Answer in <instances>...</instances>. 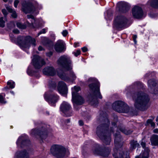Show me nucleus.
<instances>
[{
  "label": "nucleus",
  "instance_id": "obj_1",
  "mask_svg": "<svg viewBox=\"0 0 158 158\" xmlns=\"http://www.w3.org/2000/svg\"><path fill=\"white\" fill-rule=\"evenodd\" d=\"M104 116H101V119H103L105 123L102 124L97 127L96 134L103 143L106 145H109L111 141V138L108 130L110 122L107 114H105Z\"/></svg>",
  "mask_w": 158,
  "mask_h": 158
},
{
  "label": "nucleus",
  "instance_id": "obj_2",
  "mask_svg": "<svg viewBox=\"0 0 158 158\" xmlns=\"http://www.w3.org/2000/svg\"><path fill=\"white\" fill-rule=\"evenodd\" d=\"M132 99L134 101V106L137 109L143 110L149 101L148 95L142 92L135 93H131Z\"/></svg>",
  "mask_w": 158,
  "mask_h": 158
},
{
  "label": "nucleus",
  "instance_id": "obj_3",
  "mask_svg": "<svg viewBox=\"0 0 158 158\" xmlns=\"http://www.w3.org/2000/svg\"><path fill=\"white\" fill-rule=\"evenodd\" d=\"M89 82H95L89 85V87L90 89L93 92V95L91 96L89 101L91 104L96 106L98 103L97 98L102 99V96L100 94L99 89V84L96 81L95 78H90L88 80Z\"/></svg>",
  "mask_w": 158,
  "mask_h": 158
},
{
  "label": "nucleus",
  "instance_id": "obj_4",
  "mask_svg": "<svg viewBox=\"0 0 158 158\" xmlns=\"http://www.w3.org/2000/svg\"><path fill=\"white\" fill-rule=\"evenodd\" d=\"M118 131L117 130L116 132L114 134V143L115 147L113 149V152L112 155L114 158H124L123 156L124 153L123 151H120L118 154V151L117 148H118L121 147L123 145L122 142V138Z\"/></svg>",
  "mask_w": 158,
  "mask_h": 158
},
{
  "label": "nucleus",
  "instance_id": "obj_5",
  "mask_svg": "<svg viewBox=\"0 0 158 158\" xmlns=\"http://www.w3.org/2000/svg\"><path fill=\"white\" fill-rule=\"evenodd\" d=\"M46 126L45 124H41L37 129H33L31 132V135L34 137H39L42 139H46L48 136Z\"/></svg>",
  "mask_w": 158,
  "mask_h": 158
},
{
  "label": "nucleus",
  "instance_id": "obj_6",
  "mask_svg": "<svg viewBox=\"0 0 158 158\" xmlns=\"http://www.w3.org/2000/svg\"><path fill=\"white\" fill-rule=\"evenodd\" d=\"M18 44L21 48H29L31 44L35 46V40L30 36L19 37L17 38Z\"/></svg>",
  "mask_w": 158,
  "mask_h": 158
},
{
  "label": "nucleus",
  "instance_id": "obj_7",
  "mask_svg": "<svg viewBox=\"0 0 158 158\" xmlns=\"http://www.w3.org/2000/svg\"><path fill=\"white\" fill-rule=\"evenodd\" d=\"M57 63L60 67L67 70H70L72 69L70 58L67 55L61 56L57 60Z\"/></svg>",
  "mask_w": 158,
  "mask_h": 158
},
{
  "label": "nucleus",
  "instance_id": "obj_8",
  "mask_svg": "<svg viewBox=\"0 0 158 158\" xmlns=\"http://www.w3.org/2000/svg\"><path fill=\"white\" fill-rule=\"evenodd\" d=\"M51 152L57 158H63L66 152L65 148L58 145H54L51 148Z\"/></svg>",
  "mask_w": 158,
  "mask_h": 158
},
{
  "label": "nucleus",
  "instance_id": "obj_9",
  "mask_svg": "<svg viewBox=\"0 0 158 158\" xmlns=\"http://www.w3.org/2000/svg\"><path fill=\"white\" fill-rule=\"evenodd\" d=\"M92 151L94 154L107 157L110 153L111 149L109 147H105L103 148L99 145L96 144L92 148Z\"/></svg>",
  "mask_w": 158,
  "mask_h": 158
},
{
  "label": "nucleus",
  "instance_id": "obj_10",
  "mask_svg": "<svg viewBox=\"0 0 158 158\" xmlns=\"http://www.w3.org/2000/svg\"><path fill=\"white\" fill-rule=\"evenodd\" d=\"M113 109L119 113H127L129 110L128 106L122 101H116L112 105Z\"/></svg>",
  "mask_w": 158,
  "mask_h": 158
},
{
  "label": "nucleus",
  "instance_id": "obj_11",
  "mask_svg": "<svg viewBox=\"0 0 158 158\" xmlns=\"http://www.w3.org/2000/svg\"><path fill=\"white\" fill-rule=\"evenodd\" d=\"M35 2H25L22 4V10L26 14L33 12L35 10L34 5Z\"/></svg>",
  "mask_w": 158,
  "mask_h": 158
},
{
  "label": "nucleus",
  "instance_id": "obj_12",
  "mask_svg": "<svg viewBox=\"0 0 158 158\" xmlns=\"http://www.w3.org/2000/svg\"><path fill=\"white\" fill-rule=\"evenodd\" d=\"M128 21L127 18L122 15L118 16L115 19L116 27L117 28H121L125 26Z\"/></svg>",
  "mask_w": 158,
  "mask_h": 158
},
{
  "label": "nucleus",
  "instance_id": "obj_13",
  "mask_svg": "<svg viewBox=\"0 0 158 158\" xmlns=\"http://www.w3.org/2000/svg\"><path fill=\"white\" fill-rule=\"evenodd\" d=\"M33 65L35 69H39L45 64L44 59L39 56L35 55L32 60Z\"/></svg>",
  "mask_w": 158,
  "mask_h": 158
},
{
  "label": "nucleus",
  "instance_id": "obj_14",
  "mask_svg": "<svg viewBox=\"0 0 158 158\" xmlns=\"http://www.w3.org/2000/svg\"><path fill=\"white\" fill-rule=\"evenodd\" d=\"M44 98L49 103H51L53 106H54L59 99L57 95L53 94H51L50 92H47L45 94Z\"/></svg>",
  "mask_w": 158,
  "mask_h": 158
},
{
  "label": "nucleus",
  "instance_id": "obj_15",
  "mask_svg": "<svg viewBox=\"0 0 158 158\" xmlns=\"http://www.w3.org/2000/svg\"><path fill=\"white\" fill-rule=\"evenodd\" d=\"M132 13L133 17L137 19H141L143 16V11L142 8L137 6H135L133 8Z\"/></svg>",
  "mask_w": 158,
  "mask_h": 158
},
{
  "label": "nucleus",
  "instance_id": "obj_16",
  "mask_svg": "<svg viewBox=\"0 0 158 158\" xmlns=\"http://www.w3.org/2000/svg\"><path fill=\"white\" fill-rule=\"evenodd\" d=\"M54 48L57 52H64L66 49L65 44L63 40H59L54 45Z\"/></svg>",
  "mask_w": 158,
  "mask_h": 158
},
{
  "label": "nucleus",
  "instance_id": "obj_17",
  "mask_svg": "<svg viewBox=\"0 0 158 158\" xmlns=\"http://www.w3.org/2000/svg\"><path fill=\"white\" fill-rule=\"evenodd\" d=\"M30 143V141L27 137L23 136L19 137L17 142L18 146H20L21 147H23L25 145L28 146Z\"/></svg>",
  "mask_w": 158,
  "mask_h": 158
},
{
  "label": "nucleus",
  "instance_id": "obj_18",
  "mask_svg": "<svg viewBox=\"0 0 158 158\" xmlns=\"http://www.w3.org/2000/svg\"><path fill=\"white\" fill-rule=\"evenodd\" d=\"M57 89L60 93L62 95H65L67 93V89L66 84L63 81L59 82Z\"/></svg>",
  "mask_w": 158,
  "mask_h": 158
},
{
  "label": "nucleus",
  "instance_id": "obj_19",
  "mask_svg": "<svg viewBox=\"0 0 158 158\" xmlns=\"http://www.w3.org/2000/svg\"><path fill=\"white\" fill-rule=\"evenodd\" d=\"M27 17L28 19H30V21L31 22L30 23L29 21H27V22L28 24H31L34 28H38L40 26L39 21L36 20L32 15H27Z\"/></svg>",
  "mask_w": 158,
  "mask_h": 158
},
{
  "label": "nucleus",
  "instance_id": "obj_20",
  "mask_svg": "<svg viewBox=\"0 0 158 158\" xmlns=\"http://www.w3.org/2000/svg\"><path fill=\"white\" fill-rule=\"evenodd\" d=\"M118 6L119 11L123 13H125L127 11L130 7L128 3L124 2H121L118 3Z\"/></svg>",
  "mask_w": 158,
  "mask_h": 158
},
{
  "label": "nucleus",
  "instance_id": "obj_21",
  "mask_svg": "<svg viewBox=\"0 0 158 158\" xmlns=\"http://www.w3.org/2000/svg\"><path fill=\"white\" fill-rule=\"evenodd\" d=\"M72 101L73 103L78 105H81L84 102V99L80 95L72 96Z\"/></svg>",
  "mask_w": 158,
  "mask_h": 158
},
{
  "label": "nucleus",
  "instance_id": "obj_22",
  "mask_svg": "<svg viewBox=\"0 0 158 158\" xmlns=\"http://www.w3.org/2000/svg\"><path fill=\"white\" fill-rule=\"evenodd\" d=\"M43 72L45 75L51 76H54L55 74L54 69L52 67H46L43 69Z\"/></svg>",
  "mask_w": 158,
  "mask_h": 158
},
{
  "label": "nucleus",
  "instance_id": "obj_23",
  "mask_svg": "<svg viewBox=\"0 0 158 158\" xmlns=\"http://www.w3.org/2000/svg\"><path fill=\"white\" fill-rule=\"evenodd\" d=\"M71 109V106L69 103L65 102H64L60 106V110L65 114L69 111Z\"/></svg>",
  "mask_w": 158,
  "mask_h": 158
},
{
  "label": "nucleus",
  "instance_id": "obj_24",
  "mask_svg": "<svg viewBox=\"0 0 158 158\" xmlns=\"http://www.w3.org/2000/svg\"><path fill=\"white\" fill-rule=\"evenodd\" d=\"M117 130L120 131L126 135H129L132 132V131L130 129L128 128L126 129L123 125H121L118 126L117 128Z\"/></svg>",
  "mask_w": 158,
  "mask_h": 158
},
{
  "label": "nucleus",
  "instance_id": "obj_25",
  "mask_svg": "<svg viewBox=\"0 0 158 158\" xmlns=\"http://www.w3.org/2000/svg\"><path fill=\"white\" fill-rule=\"evenodd\" d=\"M17 158H27L29 155V152H27L26 150L22 152L18 151L15 154Z\"/></svg>",
  "mask_w": 158,
  "mask_h": 158
},
{
  "label": "nucleus",
  "instance_id": "obj_26",
  "mask_svg": "<svg viewBox=\"0 0 158 158\" xmlns=\"http://www.w3.org/2000/svg\"><path fill=\"white\" fill-rule=\"evenodd\" d=\"M148 85L150 87L151 90V93L156 94L157 92L155 90H154V87L156 84V82L155 80H150L148 81Z\"/></svg>",
  "mask_w": 158,
  "mask_h": 158
},
{
  "label": "nucleus",
  "instance_id": "obj_27",
  "mask_svg": "<svg viewBox=\"0 0 158 158\" xmlns=\"http://www.w3.org/2000/svg\"><path fill=\"white\" fill-rule=\"evenodd\" d=\"M150 141L152 144L154 146H158V135H153L150 138Z\"/></svg>",
  "mask_w": 158,
  "mask_h": 158
},
{
  "label": "nucleus",
  "instance_id": "obj_28",
  "mask_svg": "<svg viewBox=\"0 0 158 158\" xmlns=\"http://www.w3.org/2000/svg\"><path fill=\"white\" fill-rule=\"evenodd\" d=\"M130 149L132 150L135 149L136 147H138L140 146L139 144L138 143L137 141L134 140H133L130 142Z\"/></svg>",
  "mask_w": 158,
  "mask_h": 158
},
{
  "label": "nucleus",
  "instance_id": "obj_29",
  "mask_svg": "<svg viewBox=\"0 0 158 158\" xmlns=\"http://www.w3.org/2000/svg\"><path fill=\"white\" fill-rule=\"evenodd\" d=\"M59 77L62 80L67 81L69 80L70 78L68 75L64 73H58Z\"/></svg>",
  "mask_w": 158,
  "mask_h": 158
},
{
  "label": "nucleus",
  "instance_id": "obj_30",
  "mask_svg": "<svg viewBox=\"0 0 158 158\" xmlns=\"http://www.w3.org/2000/svg\"><path fill=\"white\" fill-rule=\"evenodd\" d=\"M6 7L9 12L12 13L11 15L12 17L15 18L17 17V15L16 12L14 10L10 7L6 5Z\"/></svg>",
  "mask_w": 158,
  "mask_h": 158
},
{
  "label": "nucleus",
  "instance_id": "obj_31",
  "mask_svg": "<svg viewBox=\"0 0 158 158\" xmlns=\"http://www.w3.org/2000/svg\"><path fill=\"white\" fill-rule=\"evenodd\" d=\"M149 3L152 7L155 8H158V0H149Z\"/></svg>",
  "mask_w": 158,
  "mask_h": 158
},
{
  "label": "nucleus",
  "instance_id": "obj_32",
  "mask_svg": "<svg viewBox=\"0 0 158 158\" xmlns=\"http://www.w3.org/2000/svg\"><path fill=\"white\" fill-rule=\"evenodd\" d=\"M150 150L148 148H145L142 155V158H148Z\"/></svg>",
  "mask_w": 158,
  "mask_h": 158
},
{
  "label": "nucleus",
  "instance_id": "obj_33",
  "mask_svg": "<svg viewBox=\"0 0 158 158\" xmlns=\"http://www.w3.org/2000/svg\"><path fill=\"white\" fill-rule=\"evenodd\" d=\"M80 90V87L79 86H75L74 87L73 89L72 96L79 95L77 92Z\"/></svg>",
  "mask_w": 158,
  "mask_h": 158
},
{
  "label": "nucleus",
  "instance_id": "obj_34",
  "mask_svg": "<svg viewBox=\"0 0 158 158\" xmlns=\"http://www.w3.org/2000/svg\"><path fill=\"white\" fill-rule=\"evenodd\" d=\"M48 85L49 87L52 89H55L56 86L55 81L52 80H50L49 81Z\"/></svg>",
  "mask_w": 158,
  "mask_h": 158
},
{
  "label": "nucleus",
  "instance_id": "obj_35",
  "mask_svg": "<svg viewBox=\"0 0 158 158\" xmlns=\"http://www.w3.org/2000/svg\"><path fill=\"white\" fill-rule=\"evenodd\" d=\"M7 26L9 29H11L15 27V24L13 22H10L7 24Z\"/></svg>",
  "mask_w": 158,
  "mask_h": 158
},
{
  "label": "nucleus",
  "instance_id": "obj_36",
  "mask_svg": "<svg viewBox=\"0 0 158 158\" xmlns=\"http://www.w3.org/2000/svg\"><path fill=\"white\" fill-rule=\"evenodd\" d=\"M17 26L19 28L24 29L26 28V26L25 25L22 24L18 22L16 24Z\"/></svg>",
  "mask_w": 158,
  "mask_h": 158
},
{
  "label": "nucleus",
  "instance_id": "obj_37",
  "mask_svg": "<svg viewBox=\"0 0 158 158\" xmlns=\"http://www.w3.org/2000/svg\"><path fill=\"white\" fill-rule=\"evenodd\" d=\"M7 85H9V88L13 89L15 87V83L14 82H11V81H8L7 82Z\"/></svg>",
  "mask_w": 158,
  "mask_h": 158
},
{
  "label": "nucleus",
  "instance_id": "obj_38",
  "mask_svg": "<svg viewBox=\"0 0 158 158\" xmlns=\"http://www.w3.org/2000/svg\"><path fill=\"white\" fill-rule=\"evenodd\" d=\"M147 122L148 125L150 124L152 127H154L155 126V123L152 121V120L149 119L147 120Z\"/></svg>",
  "mask_w": 158,
  "mask_h": 158
},
{
  "label": "nucleus",
  "instance_id": "obj_39",
  "mask_svg": "<svg viewBox=\"0 0 158 158\" xmlns=\"http://www.w3.org/2000/svg\"><path fill=\"white\" fill-rule=\"evenodd\" d=\"M70 76L72 78V80H74L76 78V77L75 74L73 71H71L70 72Z\"/></svg>",
  "mask_w": 158,
  "mask_h": 158
},
{
  "label": "nucleus",
  "instance_id": "obj_40",
  "mask_svg": "<svg viewBox=\"0 0 158 158\" xmlns=\"http://www.w3.org/2000/svg\"><path fill=\"white\" fill-rule=\"evenodd\" d=\"M2 12L4 15L5 20H6V15L7 14V11L5 9H2Z\"/></svg>",
  "mask_w": 158,
  "mask_h": 158
},
{
  "label": "nucleus",
  "instance_id": "obj_41",
  "mask_svg": "<svg viewBox=\"0 0 158 158\" xmlns=\"http://www.w3.org/2000/svg\"><path fill=\"white\" fill-rule=\"evenodd\" d=\"M46 32V29H42L38 33V36L39 35H40L43 33H45Z\"/></svg>",
  "mask_w": 158,
  "mask_h": 158
},
{
  "label": "nucleus",
  "instance_id": "obj_42",
  "mask_svg": "<svg viewBox=\"0 0 158 158\" xmlns=\"http://www.w3.org/2000/svg\"><path fill=\"white\" fill-rule=\"evenodd\" d=\"M6 21H7V20H5V17L4 18H3V17H1L0 18V23H3L4 24H5V22Z\"/></svg>",
  "mask_w": 158,
  "mask_h": 158
},
{
  "label": "nucleus",
  "instance_id": "obj_43",
  "mask_svg": "<svg viewBox=\"0 0 158 158\" xmlns=\"http://www.w3.org/2000/svg\"><path fill=\"white\" fill-rule=\"evenodd\" d=\"M134 84L136 85L138 87H141L142 86L141 83L137 81Z\"/></svg>",
  "mask_w": 158,
  "mask_h": 158
},
{
  "label": "nucleus",
  "instance_id": "obj_44",
  "mask_svg": "<svg viewBox=\"0 0 158 158\" xmlns=\"http://www.w3.org/2000/svg\"><path fill=\"white\" fill-rule=\"evenodd\" d=\"M19 2V1L18 0H15L14 2V6L16 8L17 6V5Z\"/></svg>",
  "mask_w": 158,
  "mask_h": 158
},
{
  "label": "nucleus",
  "instance_id": "obj_45",
  "mask_svg": "<svg viewBox=\"0 0 158 158\" xmlns=\"http://www.w3.org/2000/svg\"><path fill=\"white\" fill-rule=\"evenodd\" d=\"M68 32L66 30H64L62 32V34L64 36H65L68 34Z\"/></svg>",
  "mask_w": 158,
  "mask_h": 158
},
{
  "label": "nucleus",
  "instance_id": "obj_46",
  "mask_svg": "<svg viewBox=\"0 0 158 158\" xmlns=\"http://www.w3.org/2000/svg\"><path fill=\"white\" fill-rule=\"evenodd\" d=\"M80 50H77L76 52H74V54L75 56H77L80 54Z\"/></svg>",
  "mask_w": 158,
  "mask_h": 158
},
{
  "label": "nucleus",
  "instance_id": "obj_47",
  "mask_svg": "<svg viewBox=\"0 0 158 158\" xmlns=\"http://www.w3.org/2000/svg\"><path fill=\"white\" fill-rule=\"evenodd\" d=\"M141 145L142 146V147L144 148V149H145V148H146L145 147V146H146V143H145V142H143V141H142L141 143Z\"/></svg>",
  "mask_w": 158,
  "mask_h": 158
},
{
  "label": "nucleus",
  "instance_id": "obj_48",
  "mask_svg": "<svg viewBox=\"0 0 158 158\" xmlns=\"http://www.w3.org/2000/svg\"><path fill=\"white\" fill-rule=\"evenodd\" d=\"M0 102L1 103H5V102L3 100V96L2 95H0Z\"/></svg>",
  "mask_w": 158,
  "mask_h": 158
},
{
  "label": "nucleus",
  "instance_id": "obj_49",
  "mask_svg": "<svg viewBox=\"0 0 158 158\" xmlns=\"http://www.w3.org/2000/svg\"><path fill=\"white\" fill-rule=\"evenodd\" d=\"M52 55V52H49L46 53V55L48 57H51Z\"/></svg>",
  "mask_w": 158,
  "mask_h": 158
},
{
  "label": "nucleus",
  "instance_id": "obj_50",
  "mask_svg": "<svg viewBox=\"0 0 158 158\" xmlns=\"http://www.w3.org/2000/svg\"><path fill=\"white\" fill-rule=\"evenodd\" d=\"M13 32L15 34H18L19 33V31L17 29H14L13 30Z\"/></svg>",
  "mask_w": 158,
  "mask_h": 158
},
{
  "label": "nucleus",
  "instance_id": "obj_51",
  "mask_svg": "<svg viewBox=\"0 0 158 158\" xmlns=\"http://www.w3.org/2000/svg\"><path fill=\"white\" fill-rule=\"evenodd\" d=\"M73 105H74V109H75V110H78V109H79V107L77 106V105H78L77 104L73 103Z\"/></svg>",
  "mask_w": 158,
  "mask_h": 158
},
{
  "label": "nucleus",
  "instance_id": "obj_52",
  "mask_svg": "<svg viewBox=\"0 0 158 158\" xmlns=\"http://www.w3.org/2000/svg\"><path fill=\"white\" fill-rule=\"evenodd\" d=\"M137 38V36L136 35H134L133 37V40L135 43V44L136 43L137 41H136V38Z\"/></svg>",
  "mask_w": 158,
  "mask_h": 158
},
{
  "label": "nucleus",
  "instance_id": "obj_53",
  "mask_svg": "<svg viewBox=\"0 0 158 158\" xmlns=\"http://www.w3.org/2000/svg\"><path fill=\"white\" fill-rule=\"evenodd\" d=\"M82 50L83 52H85L87 51V49L86 47H84L82 48Z\"/></svg>",
  "mask_w": 158,
  "mask_h": 158
},
{
  "label": "nucleus",
  "instance_id": "obj_54",
  "mask_svg": "<svg viewBox=\"0 0 158 158\" xmlns=\"http://www.w3.org/2000/svg\"><path fill=\"white\" fill-rule=\"evenodd\" d=\"M79 125L81 126H82L83 125V122L82 120H80L79 121Z\"/></svg>",
  "mask_w": 158,
  "mask_h": 158
},
{
  "label": "nucleus",
  "instance_id": "obj_55",
  "mask_svg": "<svg viewBox=\"0 0 158 158\" xmlns=\"http://www.w3.org/2000/svg\"><path fill=\"white\" fill-rule=\"evenodd\" d=\"M43 50V48L41 46H40L38 47V50L40 51H42Z\"/></svg>",
  "mask_w": 158,
  "mask_h": 158
},
{
  "label": "nucleus",
  "instance_id": "obj_56",
  "mask_svg": "<svg viewBox=\"0 0 158 158\" xmlns=\"http://www.w3.org/2000/svg\"><path fill=\"white\" fill-rule=\"evenodd\" d=\"M3 23H0V27H5V25Z\"/></svg>",
  "mask_w": 158,
  "mask_h": 158
},
{
  "label": "nucleus",
  "instance_id": "obj_57",
  "mask_svg": "<svg viewBox=\"0 0 158 158\" xmlns=\"http://www.w3.org/2000/svg\"><path fill=\"white\" fill-rule=\"evenodd\" d=\"M153 132L155 133H158V129H156L153 130Z\"/></svg>",
  "mask_w": 158,
  "mask_h": 158
},
{
  "label": "nucleus",
  "instance_id": "obj_58",
  "mask_svg": "<svg viewBox=\"0 0 158 158\" xmlns=\"http://www.w3.org/2000/svg\"><path fill=\"white\" fill-rule=\"evenodd\" d=\"M112 125L113 126V127H116V123L115 122H113L112 123Z\"/></svg>",
  "mask_w": 158,
  "mask_h": 158
},
{
  "label": "nucleus",
  "instance_id": "obj_59",
  "mask_svg": "<svg viewBox=\"0 0 158 158\" xmlns=\"http://www.w3.org/2000/svg\"><path fill=\"white\" fill-rule=\"evenodd\" d=\"M74 46L75 47H76L77 46H78V44L77 43H75L74 44Z\"/></svg>",
  "mask_w": 158,
  "mask_h": 158
},
{
  "label": "nucleus",
  "instance_id": "obj_60",
  "mask_svg": "<svg viewBox=\"0 0 158 158\" xmlns=\"http://www.w3.org/2000/svg\"><path fill=\"white\" fill-rule=\"evenodd\" d=\"M114 120L115 121H116L117 120V119H118V118H117V116H116L115 117H114Z\"/></svg>",
  "mask_w": 158,
  "mask_h": 158
},
{
  "label": "nucleus",
  "instance_id": "obj_61",
  "mask_svg": "<svg viewBox=\"0 0 158 158\" xmlns=\"http://www.w3.org/2000/svg\"><path fill=\"white\" fill-rule=\"evenodd\" d=\"M72 113H71L69 114H67L66 115L67 116H70L72 115Z\"/></svg>",
  "mask_w": 158,
  "mask_h": 158
},
{
  "label": "nucleus",
  "instance_id": "obj_62",
  "mask_svg": "<svg viewBox=\"0 0 158 158\" xmlns=\"http://www.w3.org/2000/svg\"><path fill=\"white\" fill-rule=\"evenodd\" d=\"M113 132V128L111 127L110 128V132L111 133V132Z\"/></svg>",
  "mask_w": 158,
  "mask_h": 158
},
{
  "label": "nucleus",
  "instance_id": "obj_63",
  "mask_svg": "<svg viewBox=\"0 0 158 158\" xmlns=\"http://www.w3.org/2000/svg\"><path fill=\"white\" fill-rule=\"evenodd\" d=\"M70 120L69 119H68L66 120V122L67 123H69L70 122Z\"/></svg>",
  "mask_w": 158,
  "mask_h": 158
},
{
  "label": "nucleus",
  "instance_id": "obj_64",
  "mask_svg": "<svg viewBox=\"0 0 158 158\" xmlns=\"http://www.w3.org/2000/svg\"><path fill=\"white\" fill-rule=\"evenodd\" d=\"M130 93L128 92V93H127V95L128 97H129L130 95Z\"/></svg>",
  "mask_w": 158,
  "mask_h": 158
}]
</instances>
